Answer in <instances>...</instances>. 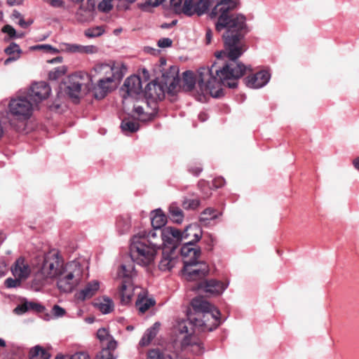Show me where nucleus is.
<instances>
[{
  "label": "nucleus",
  "mask_w": 359,
  "mask_h": 359,
  "mask_svg": "<svg viewBox=\"0 0 359 359\" xmlns=\"http://www.w3.org/2000/svg\"><path fill=\"white\" fill-rule=\"evenodd\" d=\"M240 5V0H198L195 4L193 1L191 3V13L187 15L200 16L211 7L208 15L211 19H217L216 31L219 32L226 29L222 34L224 49L216 52L215 57L218 60L226 57L227 60L222 66L215 62L210 67H201L198 72V85L201 90L214 97L222 95V85L234 88L240 78L247 72H252L250 66L238 62V57L246 50L243 39L250 31L245 16L234 13Z\"/></svg>",
  "instance_id": "f257e3e1"
},
{
  "label": "nucleus",
  "mask_w": 359,
  "mask_h": 359,
  "mask_svg": "<svg viewBox=\"0 0 359 359\" xmlns=\"http://www.w3.org/2000/svg\"><path fill=\"white\" fill-rule=\"evenodd\" d=\"M189 319L203 332L212 331L221 324L220 311L204 297L197 296L190 302Z\"/></svg>",
  "instance_id": "f03ea898"
},
{
  "label": "nucleus",
  "mask_w": 359,
  "mask_h": 359,
  "mask_svg": "<svg viewBox=\"0 0 359 359\" xmlns=\"http://www.w3.org/2000/svg\"><path fill=\"white\" fill-rule=\"evenodd\" d=\"M194 245L191 241H186L181 248L184 264L182 273L190 281L202 279L210 271L209 266L205 262L198 261L201 252L199 248H194Z\"/></svg>",
  "instance_id": "7ed1b4c3"
},
{
  "label": "nucleus",
  "mask_w": 359,
  "mask_h": 359,
  "mask_svg": "<svg viewBox=\"0 0 359 359\" xmlns=\"http://www.w3.org/2000/svg\"><path fill=\"white\" fill-rule=\"evenodd\" d=\"M64 266L62 259L57 252H49L46 254L42 266L34 275L32 284V289L39 292L52 278H57Z\"/></svg>",
  "instance_id": "20e7f679"
},
{
  "label": "nucleus",
  "mask_w": 359,
  "mask_h": 359,
  "mask_svg": "<svg viewBox=\"0 0 359 359\" xmlns=\"http://www.w3.org/2000/svg\"><path fill=\"white\" fill-rule=\"evenodd\" d=\"M158 245L157 242L149 241L144 234L135 235L131 239L130 258L139 265H149L154 261Z\"/></svg>",
  "instance_id": "39448f33"
},
{
  "label": "nucleus",
  "mask_w": 359,
  "mask_h": 359,
  "mask_svg": "<svg viewBox=\"0 0 359 359\" xmlns=\"http://www.w3.org/2000/svg\"><path fill=\"white\" fill-rule=\"evenodd\" d=\"M83 266L77 261L67 263L57 278L60 292H73L83 282Z\"/></svg>",
  "instance_id": "423d86ee"
},
{
  "label": "nucleus",
  "mask_w": 359,
  "mask_h": 359,
  "mask_svg": "<svg viewBox=\"0 0 359 359\" xmlns=\"http://www.w3.org/2000/svg\"><path fill=\"white\" fill-rule=\"evenodd\" d=\"M188 318H189V315ZM194 327H196L194 323L191 319L180 320L177 321L174 325L173 332L176 336V340L180 342L182 348L190 346L191 351L200 354L202 353L203 346L194 334Z\"/></svg>",
  "instance_id": "0eeeda50"
},
{
  "label": "nucleus",
  "mask_w": 359,
  "mask_h": 359,
  "mask_svg": "<svg viewBox=\"0 0 359 359\" xmlns=\"http://www.w3.org/2000/svg\"><path fill=\"white\" fill-rule=\"evenodd\" d=\"M93 70L98 74L102 72H107L108 71L111 72L112 76H107L106 78L100 79L98 83L94 85L92 83V88L90 91H93L94 96L96 99H103L109 90V85L114 81H120L123 77V73L116 67H110L106 64L97 65L93 68Z\"/></svg>",
  "instance_id": "6e6552de"
},
{
  "label": "nucleus",
  "mask_w": 359,
  "mask_h": 359,
  "mask_svg": "<svg viewBox=\"0 0 359 359\" xmlns=\"http://www.w3.org/2000/svg\"><path fill=\"white\" fill-rule=\"evenodd\" d=\"M64 90L72 99L79 100L82 90L90 91L92 88V78L86 72H76L70 75L64 83Z\"/></svg>",
  "instance_id": "1a4fd4ad"
},
{
  "label": "nucleus",
  "mask_w": 359,
  "mask_h": 359,
  "mask_svg": "<svg viewBox=\"0 0 359 359\" xmlns=\"http://www.w3.org/2000/svg\"><path fill=\"white\" fill-rule=\"evenodd\" d=\"M34 104L28 97L12 98L8 104V113L15 119L25 121L32 114Z\"/></svg>",
  "instance_id": "9d476101"
},
{
  "label": "nucleus",
  "mask_w": 359,
  "mask_h": 359,
  "mask_svg": "<svg viewBox=\"0 0 359 359\" xmlns=\"http://www.w3.org/2000/svg\"><path fill=\"white\" fill-rule=\"evenodd\" d=\"M135 276L136 272L133 263L121 265L116 280L118 292H133L137 289V287L135 286L134 282Z\"/></svg>",
  "instance_id": "9b49d317"
},
{
  "label": "nucleus",
  "mask_w": 359,
  "mask_h": 359,
  "mask_svg": "<svg viewBox=\"0 0 359 359\" xmlns=\"http://www.w3.org/2000/svg\"><path fill=\"white\" fill-rule=\"evenodd\" d=\"M11 272L14 278H8L4 281V285L8 289L20 287L22 282L30 275L31 269L23 257H19L12 266Z\"/></svg>",
  "instance_id": "f8f14e48"
},
{
  "label": "nucleus",
  "mask_w": 359,
  "mask_h": 359,
  "mask_svg": "<svg viewBox=\"0 0 359 359\" xmlns=\"http://www.w3.org/2000/svg\"><path fill=\"white\" fill-rule=\"evenodd\" d=\"M160 236L164 245L163 248H167L170 252H174L178 244L181 242L180 231L175 227H164L162 230H160Z\"/></svg>",
  "instance_id": "ddd939ff"
},
{
  "label": "nucleus",
  "mask_w": 359,
  "mask_h": 359,
  "mask_svg": "<svg viewBox=\"0 0 359 359\" xmlns=\"http://www.w3.org/2000/svg\"><path fill=\"white\" fill-rule=\"evenodd\" d=\"M156 103L151 102L150 104L148 102H142L141 103H136L134 105V114L137 118L142 122L151 121L156 116Z\"/></svg>",
  "instance_id": "4468645a"
},
{
  "label": "nucleus",
  "mask_w": 359,
  "mask_h": 359,
  "mask_svg": "<svg viewBox=\"0 0 359 359\" xmlns=\"http://www.w3.org/2000/svg\"><path fill=\"white\" fill-rule=\"evenodd\" d=\"M50 93V86L47 83L41 81L35 83L30 87L27 97L33 102V104H37L48 98Z\"/></svg>",
  "instance_id": "2eb2a0df"
},
{
  "label": "nucleus",
  "mask_w": 359,
  "mask_h": 359,
  "mask_svg": "<svg viewBox=\"0 0 359 359\" xmlns=\"http://www.w3.org/2000/svg\"><path fill=\"white\" fill-rule=\"evenodd\" d=\"M179 69L177 67H170L169 72L163 74V82L168 93L174 94L181 88L180 79L178 76Z\"/></svg>",
  "instance_id": "dca6fc26"
},
{
  "label": "nucleus",
  "mask_w": 359,
  "mask_h": 359,
  "mask_svg": "<svg viewBox=\"0 0 359 359\" xmlns=\"http://www.w3.org/2000/svg\"><path fill=\"white\" fill-rule=\"evenodd\" d=\"M142 82L141 79L137 76H131L128 77L124 82L121 90L125 92L126 95H123V98L126 96H133L138 95L142 92Z\"/></svg>",
  "instance_id": "f3484780"
},
{
  "label": "nucleus",
  "mask_w": 359,
  "mask_h": 359,
  "mask_svg": "<svg viewBox=\"0 0 359 359\" xmlns=\"http://www.w3.org/2000/svg\"><path fill=\"white\" fill-rule=\"evenodd\" d=\"M229 283L215 279H204L197 284L196 289L203 290V292H223L227 289Z\"/></svg>",
  "instance_id": "a211bd4d"
},
{
  "label": "nucleus",
  "mask_w": 359,
  "mask_h": 359,
  "mask_svg": "<svg viewBox=\"0 0 359 359\" xmlns=\"http://www.w3.org/2000/svg\"><path fill=\"white\" fill-rule=\"evenodd\" d=\"M270 79L267 71H260L248 76L244 79L245 85L249 88H259L266 85Z\"/></svg>",
  "instance_id": "6ab92c4d"
},
{
  "label": "nucleus",
  "mask_w": 359,
  "mask_h": 359,
  "mask_svg": "<svg viewBox=\"0 0 359 359\" xmlns=\"http://www.w3.org/2000/svg\"><path fill=\"white\" fill-rule=\"evenodd\" d=\"M144 95L147 98L152 100V102L161 100L165 97L164 86L156 81L149 83L145 87Z\"/></svg>",
  "instance_id": "aec40b11"
},
{
  "label": "nucleus",
  "mask_w": 359,
  "mask_h": 359,
  "mask_svg": "<svg viewBox=\"0 0 359 359\" xmlns=\"http://www.w3.org/2000/svg\"><path fill=\"white\" fill-rule=\"evenodd\" d=\"M203 231L199 225L197 224H191L187 226L183 232L180 231V240H187L196 243L200 241L202 237Z\"/></svg>",
  "instance_id": "412c9836"
},
{
  "label": "nucleus",
  "mask_w": 359,
  "mask_h": 359,
  "mask_svg": "<svg viewBox=\"0 0 359 359\" xmlns=\"http://www.w3.org/2000/svg\"><path fill=\"white\" fill-rule=\"evenodd\" d=\"M174 252H170L167 248H163L162 258L158 267L161 271H170L175 264V259L172 255Z\"/></svg>",
  "instance_id": "4be33fe9"
},
{
  "label": "nucleus",
  "mask_w": 359,
  "mask_h": 359,
  "mask_svg": "<svg viewBox=\"0 0 359 359\" xmlns=\"http://www.w3.org/2000/svg\"><path fill=\"white\" fill-rule=\"evenodd\" d=\"M194 0H170V6L176 13H184L189 15L191 13V3Z\"/></svg>",
  "instance_id": "5701e85b"
},
{
  "label": "nucleus",
  "mask_w": 359,
  "mask_h": 359,
  "mask_svg": "<svg viewBox=\"0 0 359 359\" xmlns=\"http://www.w3.org/2000/svg\"><path fill=\"white\" fill-rule=\"evenodd\" d=\"M4 51L8 55H9V57L4 62L5 65H8L10 62L18 60L22 53V50L15 43H11L7 48H5Z\"/></svg>",
  "instance_id": "b1692460"
},
{
  "label": "nucleus",
  "mask_w": 359,
  "mask_h": 359,
  "mask_svg": "<svg viewBox=\"0 0 359 359\" xmlns=\"http://www.w3.org/2000/svg\"><path fill=\"white\" fill-rule=\"evenodd\" d=\"M167 222V217L161 209L151 212V225L155 229H161Z\"/></svg>",
  "instance_id": "393cba45"
},
{
  "label": "nucleus",
  "mask_w": 359,
  "mask_h": 359,
  "mask_svg": "<svg viewBox=\"0 0 359 359\" xmlns=\"http://www.w3.org/2000/svg\"><path fill=\"white\" fill-rule=\"evenodd\" d=\"M93 305L103 314L111 313L114 310V306L112 300L109 297L97 299L95 301Z\"/></svg>",
  "instance_id": "a878e982"
},
{
  "label": "nucleus",
  "mask_w": 359,
  "mask_h": 359,
  "mask_svg": "<svg viewBox=\"0 0 359 359\" xmlns=\"http://www.w3.org/2000/svg\"><path fill=\"white\" fill-rule=\"evenodd\" d=\"M161 324L158 322L155 323L152 327L147 329L141 340L140 341V345L142 346H148L152 339L156 336Z\"/></svg>",
  "instance_id": "bb28decb"
},
{
  "label": "nucleus",
  "mask_w": 359,
  "mask_h": 359,
  "mask_svg": "<svg viewBox=\"0 0 359 359\" xmlns=\"http://www.w3.org/2000/svg\"><path fill=\"white\" fill-rule=\"evenodd\" d=\"M116 226L120 234H123L128 232L131 226L130 215L128 214H123L119 215L116 218Z\"/></svg>",
  "instance_id": "cd10ccee"
},
{
  "label": "nucleus",
  "mask_w": 359,
  "mask_h": 359,
  "mask_svg": "<svg viewBox=\"0 0 359 359\" xmlns=\"http://www.w3.org/2000/svg\"><path fill=\"white\" fill-rule=\"evenodd\" d=\"M155 300L151 297H148L147 293H140L136 302V306L141 313H144L151 306L155 304Z\"/></svg>",
  "instance_id": "c85d7f7f"
},
{
  "label": "nucleus",
  "mask_w": 359,
  "mask_h": 359,
  "mask_svg": "<svg viewBox=\"0 0 359 359\" xmlns=\"http://www.w3.org/2000/svg\"><path fill=\"white\" fill-rule=\"evenodd\" d=\"M147 359H172V354L168 349L153 348L147 353Z\"/></svg>",
  "instance_id": "c756f323"
},
{
  "label": "nucleus",
  "mask_w": 359,
  "mask_h": 359,
  "mask_svg": "<svg viewBox=\"0 0 359 359\" xmlns=\"http://www.w3.org/2000/svg\"><path fill=\"white\" fill-rule=\"evenodd\" d=\"M196 84L194 74L191 71H185L183 73L182 88L186 91H191Z\"/></svg>",
  "instance_id": "7c9ffc66"
},
{
  "label": "nucleus",
  "mask_w": 359,
  "mask_h": 359,
  "mask_svg": "<svg viewBox=\"0 0 359 359\" xmlns=\"http://www.w3.org/2000/svg\"><path fill=\"white\" fill-rule=\"evenodd\" d=\"M169 217L174 222L181 223L184 219V213L180 207H178L176 204L172 203L169 206Z\"/></svg>",
  "instance_id": "2f4dec72"
},
{
  "label": "nucleus",
  "mask_w": 359,
  "mask_h": 359,
  "mask_svg": "<svg viewBox=\"0 0 359 359\" xmlns=\"http://www.w3.org/2000/svg\"><path fill=\"white\" fill-rule=\"evenodd\" d=\"M29 359H49L50 354L40 346H36L29 351Z\"/></svg>",
  "instance_id": "473e14b6"
},
{
  "label": "nucleus",
  "mask_w": 359,
  "mask_h": 359,
  "mask_svg": "<svg viewBox=\"0 0 359 359\" xmlns=\"http://www.w3.org/2000/svg\"><path fill=\"white\" fill-rule=\"evenodd\" d=\"M139 123L129 119H123L121 128L124 132L135 133L139 129Z\"/></svg>",
  "instance_id": "72a5a7b5"
},
{
  "label": "nucleus",
  "mask_w": 359,
  "mask_h": 359,
  "mask_svg": "<svg viewBox=\"0 0 359 359\" xmlns=\"http://www.w3.org/2000/svg\"><path fill=\"white\" fill-rule=\"evenodd\" d=\"M160 230L161 229H155L150 231L149 232L147 231H140L137 234H144V236L149 239V241H154L158 243V245L157 246V250L160 248L161 241V238L160 236Z\"/></svg>",
  "instance_id": "f704fd0d"
},
{
  "label": "nucleus",
  "mask_w": 359,
  "mask_h": 359,
  "mask_svg": "<svg viewBox=\"0 0 359 359\" xmlns=\"http://www.w3.org/2000/svg\"><path fill=\"white\" fill-rule=\"evenodd\" d=\"M66 72L67 67L65 66H60L50 71L48 74V77L51 80H57L65 74Z\"/></svg>",
  "instance_id": "c9c22d12"
},
{
  "label": "nucleus",
  "mask_w": 359,
  "mask_h": 359,
  "mask_svg": "<svg viewBox=\"0 0 359 359\" xmlns=\"http://www.w3.org/2000/svg\"><path fill=\"white\" fill-rule=\"evenodd\" d=\"M200 205V201L197 198H185L182 202V207L185 210H195Z\"/></svg>",
  "instance_id": "e433bc0d"
},
{
  "label": "nucleus",
  "mask_w": 359,
  "mask_h": 359,
  "mask_svg": "<svg viewBox=\"0 0 359 359\" xmlns=\"http://www.w3.org/2000/svg\"><path fill=\"white\" fill-rule=\"evenodd\" d=\"M215 210L211 208H208L203 210L200 217V221L204 222L209 219H213L217 217Z\"/></svg>",
  "instance_id": "4c0bfd02"
},
{
  "label": "nucleus",
  "mask_w": 359,
  "mask_h": 359,
  "mask_svg": "<svg viewBox=\"0 0 359 359\" xmlns=\"http://www.w3.org/2000/svg\"><path fill=\"white\" fill-rule=\"evenodd\" d=\"M100 288V283L97 280H93L88 282L85 288L79 292H97Z\"/></svg>",
  "instance_id": "58836bf2"
},
{
  "label": "nucleus",
  "mask_w": 359,
  "mask_h": 359,
  "mask_svg": "<svg viewBox=\"0 0 359 359\" xmlns=\"http://www.w3.org/2000/svg\"><path fill=\"white\" fill-rule=\"evenodd\" d=\"M104 32L102 27H96L88 29L85 31V35L88 38H93L101 36Z\"/></svg>",
  "instance_id": "ea45409f"
},
{
  "label": "nucleus",
  "mask_w": 359,
  "mask_h": 359,
  "mask_svg": "<svg viewBox=\"0 0 359 359\" xmlns=\"http://www.w3.org/2000/svg\"><path fill=\"white\" fill-rule=\"evenodd\" d=\"M111 1L112 0H102L97 6L98 10L104 13L109 12L113 8Z\"/></svg>",
  "instance_id": "a19ab883"
},
{
  "label": "nucleus",
  "mask_w": 359,
  "mask_h": 359,
  "mask_svg": "<svg viewBox=\"0 0 359 359\" xmlns=\"http://www.w3.org/2000/svg\"><path fill=\"white\" fill-rule=\"evenodd\" d=\"M2 32L8 34L11 38H14V37L21 38L23 36V34L16 35L15 29L10 25H6L4 26L2 28Z\"/></svg>",
  "instance_id": "79ce46f5"
},
{
  "label": "nucleus",
  "mask_w": 359,
  "mask_h": 359,
  "mask_svg": "<svg viewBox=\"0 0 359 359\" xmlns=\"http://www.w3.org/2000/svg\"><path fill=\"white\" fill-rule=\"evenodd\" d=\"M97 359H115V357L108 348H103L97 354Z\"/></svg>",
  "instance_id": "37998d69"
},
{
  "label": "nucleus",
  "mask_w": 359,
  "mask_h": 359,
  "mask_svg": "<svg viewBox=\"0 0 359 359\" xmlns=\"http://www.w3.org/2000/svg\"><path fill=\"white\" fill-rule=\"evenodd\" d=\"M203 170L200 163H193L189 166V171L195 176H198Z\"/></svg>",
  "instance_id": "c03bdc74"
},
{
  "label": "nucleus",
  "mask_w": 359,
  "mask_h": 359,
  "mask_svg": "<svg viewBox=\"0 0 359 359\" xmlns=\"http://www.w3.org/2000/svg\"><path fill=\"white\" fill-rule=\"evenodd\" d=\"M52 314L55 318L62 317L65 314V310L58 305H54L52 308Z\"/></svg>",
  "instance_id": "a18cd8bd"
},
{
  "label": "nucleus",
  "mask_w": 359,
  "mask_h": 359,
  "mask_svg": "<svg viewBox=\"0 0 359 359\" xmlns=\"http://www.w3.org/2000/svg\"><path fill=\"white\" fill-rule=\"evenodd\" d=\"M97 337L100 341L108 340L110 338L109 332L104 327L97 330Z\"/></svg>",
  "instance_id": "49530a36"
},
{
  "label": "nucleus",
  "mask_w": 359,
  "mask_h": 359,
  "mask_svg": "<svg viewBox=\"0 0 359 359\" xmlns=\"http://www.w3.org/2000/svg\"><path fill=\"white\" fill-rule=\"evenodd\" d=\"M29 305V310H34L36 311L38 313H43L46 310L45 307L42 306L41 304H39L38 303L35 302H28Z\"/></svg>",
  "instance_id": "de8ad7c7"
},
{
  "label": "nucleus",
  "mask_w": 359,
  "mask_h": 359,
  "mask_svg": "<svg viewBox=\"0 0 359 359\" xmlns=\"http://www.w3.org/2000/svg\"><path fill=\"white\" fill-rule=\"evenodd\" d=\"M28 302H25L20 305H18L15 309L14 313L18 315H22L25 313L26 311H29V305Z\"/></svg>",
  "instance_id": "09e8293b"
},
{
  "label": "nucleus",
  "mask_w": 359,
  "mask_h": 359,
  "mask_svg": "<svg viewBox=\"0 0 359 359\" xmlns=\"http://www.w3.org/2000/svg\"><path fill=\"white\" fill-rule=\"evenodd\" d=\"M172 44V41L169 38H162L158 40V46L160 48H168L170 47Z\"/></svg>",
  "instance_id": "8fccbe9b"
},
{
  "label": "nucleus",
  "mask_w": 359,
  "mask_h": 359,
  "mask_svg": "<svg viewBox=\"0 0 359 359\" xmlns=\"http://www.w3.org/2000/svg\"><path fill=\"white\" fill-rule=\"evenodd\" d=\"M34 49H43L46 52L49 53H57V50L53 47H52L50 45L44 44V45H38L34 47Z\"/></svg>",
  "instance_id": "3c124183"
},
{
  "label": "nucleus",
  "mask_w": 359,
  "mask_h": 359,
  "mask_svg": "<svg viewBox=\"0 0 359 359\" xmlns=\"http://www.w3.org/2000/svg\"><path fill=\"white\" fill-rule=\"evenodd\" d=\"M72 359H90V358L87 352L79 351L72 355Z\"/></svg>",
  "instance_id": "603ef678"
},
{
  "label": "nucleus",
  "mask_w": 359,
  "mask_h": 359,
  "mask_svg": "<svg viewBox=\"0 0 359 359\" xmlns=\"http://www.w3.org/2000/svg\"><path fill=\"white\" fill-rule=\"evenodd\" d=\"M224 184L225 180L222 177H216L212 181V185L217 189L222 187Z\"/></svg>",
  "instance_id": "864d4df0"
},
{
  "label": "nucleus",
  "mask_w": 359,
  "mask_h": 359,
  "mask_svg": "<svg viewBox=\"0 0 359 359\" xmlns=\"http://www.w3.org/2000/svg\"><path fill=\"white\" fill-rule=\"evenodd\" d=\"M97 51V48L95 46H83V53L93 54Z\"/></svg>",
  "instance_id": "5fc2aeb1"
},
{
  "label": "nucleus",
  "mask_w": 359,
  "mask_h": 359,
  "mask_svg": "<svg viewBox=\"0 0 359 359\" xmlns=\"http://www.w3.org/2000/svg\"><path fill=\"white\" fill-rule=\"evenodd\" d=\"M131 293H121V300L123 304H128L132 299Z\"/></svg>",
  "instance_id": "6e6d98bb"
},
{
  "label": "nucleus",
  "mask_w": 359,
  "mask_h": 359,
  "mask_svg": "<svg viewBox=\"0 0 359 359\" xmlns=\"http://www.w3.org/2000/svg\"><path fill=\"white\" fill-rule=\"evenodd\" d=\"M33 23V20H29L28 21H25L23 18H20L18 21V25L22 28H27L29 25H31Z\"/></svg>",
  "instance_id": "4d7b16f0"
},
{
  "label": "nucleus",
  "mask_w": 359,
  "mask_h": 359,
  "mask_svg": "<svg viewBox=\"0 0 359 359\" xmlns=\"http://www.w3.org/2000/svg\"><path fill=\"white\" fill-rule=\"evenodd\" d=\"M108 344H107V348L111 352V350H114L116 348L117 344L115 340H114L111 337L109 338Z\"/></svg>",
  "instance_id": "13d9d810"
},
{
  "label": "nucleus",
  "mask_w": 359,
  "mask_h": 359,
  "mask_svg": "<svg viewBox=\"0 0 359 359\" xmlns=\"http://www.w3.org/2000/svg\"><path fill=\"white\" fill-rule=\"evenodd\" d=\"M212 32L210 29L208 28L206 29V33H205V43L207 45L210 44L212 41Z\"/></svg>",
  "instance_id": "bf43d9fd"
},
{
  "label": "nucleus",
  "mask_w": 359,
  "mask_h": 359,
  "mask_svg": "<svg viewBox=\"0 0 359 359\" xmlns=\"http://www.w3.org/2000/svg\"><path fill=\"white\" fill-rule=\"evenodd\" d=\"M50 4L53 7L60 8L63 6V1L62 0H50Z\"/></svg>",
  "instance_id": "052dcab7"
},
{
  "label": "nucleus",
  "mask_w": 359,
  "mask_h": 359,
  "mask_svg": "<svg viewBox=\"0 0 359 359\" xmlns=\"http://www.w3.org/2000/svg\"><path fill=\"white\" fill-rule=\"evenodd\" d=\"M66 50L71 53H76V44H66Z\"/></svg>",
  "instance_id": "680f3d73"
},
{
  "label": "nucleus",
  "mask_w": 359,
  "mask_h": 359,
  "mask_svg": "<svg viewBox=\"0 0 359 359\" xmlns=\"http://www.w3.org/2000/svg\"><path fill=\"white\" fill-rule=\"evenodd\" d=\"M154 0H147V1H145V3L141 4L140 6H141L142 10L146 11L147 8L148 6H151L153 7V4L152 3H154Z\"/></svg>",
  "instance_id": "e2e57ef3"
},
{
  "label": "nucleus",
  "mask_w": 359,
  "mask_h": 359,
  "mask_svg": "<svg viewBox=\"0 0 359 359\" xmlns=\"http://www.w3.org/2000/svg\"><path fill=\"white\" fill-rule=\"evenodd\" d=\"M5 124L0 120V140L4 137L5 133Z\"/></svg>",
  "instance_id": "0e129e2a"
},
{
  "label": "nucleus",
  "mask_w": 359,
  "mask_h": 359,
  "mask_svg": "<svg viewBox=\"0 0 359 359\" xmlns=\"http://www.w3.org/2000/svg\"><path fill=\"white\" fill-rule=\"evenodd\" d=\"M12 18L13 19H18L20 20V18H22L21 13L17 11H13V13H12Z\"/></svg>",
  "instance_id": "69168bd1"
},
{
  "label": "nucleus",
  "mask_w": 359,
  "mask_h": 359,
  "mask_svg": "<svg viewBox=\"0 0 359 359\" xmlns=\"http://www.w3.org/2000/svg\"><path fill=\"white\" fill-rule=\"evenodd\" d=\"M95 8L94 0H88V8L90 11H93Z\"/></svg>",
  "instance_id": "338daca9"
},
{
  "label": "nucleus",
  "mask_w": 359,
  "mask_h": 359,
  "mask_svg": "<svg viewBox=\"0 0 359 359\" xmlns=\"http://www.w3.org/2000/svg\"><path fill=\"white\" fill-rule=\"evenodd\" d=\"M353 164L355 167V168L358 170H359V156L355 158L353 161Z\"/></svg>",
  "instance_id": "774afa93"
}]
</instances>
